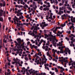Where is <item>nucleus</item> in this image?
Listing matches in <instances>:
<instances>
[{"instance_id": "f257e3e1", "label": "nucleus", "mask_w": 75, "mask_h": 75, "mask_svg": "<svg viewBox=\"0 0 75 75\" xmlns=\"http://www.w3.org/2000/svg\"><path fill=\"white\" fill-rule=\"evenodd\" d=\"M17 40L18 42V43L16 41H15L14 42L15 43V45L16 46H18L19 47L21 44V42H22V40L20 38H19L17 39Z\"/></svg>"}, {"instance_id": "f03ea898", "label": "nucleus", "mask_w": 75, "mask_h": 75, "mask_svg": "<svg viewBox=\"0 0 75 75\" xmlns=\"http://www.w3.org/2000/svg\"><path fill=\"white\" fill-rule=\"evenodd\" d=\"M13 20L14 21V22L15 23V25H16L17 23H17H18L19 22L18 18L16 17V16H15L14 18H13Z\"/></svg>"}, {"instance_id": "7ed1b4c3", "label": "nucleus", "mask_w": 75, "mask_h": 75, "mask_svg": "<svg viewBox=\"0 0 75 75\" xmlns=\"http://www.w3.org/2000/svg\"><path fill=\"white\" fill-rule=\"evenodd\" d=\"M52 51L53 52V54L54 55V57H56V56L55 55V52H57V50H55L54 49H52Z\"/></svg>"}, {"instance_id": "20e7f679", "label": "nucleus", "mask_w": 75, "mask_h": 75, "mask_svg": "<svg viewBox=\"0 0 75 75\" xmlns=\"http://www.w3.org/2000/svg\"><path fill=\"white\" fill-rule=\"evenodd\" d=\"M4 11L2 9H0V16H2L3 13Z\"/></svg>"}, {"instance_id": "39448f33", "label": "nucleus", "mask_w": 75, "mask_h": 75, "mask_svg": "<svg viewBox=\"0 0 75 75\" xmlns=\"http://www.w3.org/2000/svg\"><path fill=\"white\" fill-rule=\"evenodd\" d=\"M32 74H33V75H34V74L35 73V70H33V71H31V72L30 69V74H32Z\"/></svg>"}, {"instance_id": "423d86ee", "label": "nucleus", "mask_w": 75, "mask_h": 75, "mask_svg": "<svg viewBox=\"0 0 75 75\" xmlns=\"http://www.w3.org/2000/svg\"><path fill=\"white\" fill-rule=\"evenodd\" d=\"M60 53H64V50L63 49V48H61L60 51Z\"/></svg>"}, {"instance_id": "0eeeda50", "label": "nucleus", "mask_w": 75, "mask_h": 75, "mask_svg": "<svg viewBox=\"0 0 75 75\" xmlns=\"http://www.w3.org/2000/svg\"><path fill=\"white\" fill-rule=\"evenodd\" d=\"M38 53H35V57H36L37 59H38V58H40V57L38 56Z\"/></svg>"}, {"instance_id": "6e6552de", "label": "nucleus", "mask_w": 75, "mask_h": 75, "mask_svg": "<svg viewBox=\"0 0 75 75\" xmlns=\"http://www.w3.org/2000/svg\"><path fill=\"white\" fill-rule=\"evenodd\" d=\"M45 39H47V37L48 38V37H49V35H47V34H45Z\"/></svg>"}, {"instance_id": "1a4fd4ad", "label": "nucleus", "mask_w": 75, "mask_h": 75, "mask_svg": "<svg viewBox=\"0 0 75 75\" xmlns=\"http://www.w3.org/2000/svg\"><path fill=\"white\" fill-rule=\"evenodd\" d=\"M30 46L31 47L32 49H33V47H34L35 46V45H33V46H32V44H30Z\"/></svg>"}, {"instance_id": "9d476101", "label": "nucleus", "mask_w": 75, "mask_h": 75, "mask_svg": "<svg viewBox=\"0 0 75 75\" xmlns=\"http://www.w3.org/2000/svg\"><path fill=\"white\" fill-rule=\"evenodd\" d=\"M42 13H38V15H37V16L38 17H40V16H41V15Z\"/></svg>"}, {"instance_id": "9b49d317", "label": "nucleus", "mask_w": 75, "mask_h": 75, "mask_svg": "<svg viewBox=\"0 0 75 75\" xmlns=\"http://www.w3.org/2000/svg\"><path fill=\"white\" fill-rule=\"evenodd\" d=\"M39 75H45L46 74V73H43L42 72L41 73V74H40V73L39 74Z\"/></svg>"}, {"instance_id": "f8f14e48", "label": "nucleus", "mask_w": 75, "mask_h": 75, "mask_svg": "<svg viewBox=\"0 0 75 75\" xmlns=\"http://www.w3.org/2000/svg\"><path fill=\"white\" fill-rule=\"evenodd\" d=\"M53 15V14L52 13H50V16L51 19H52Z\"/></svg>"}, {"instance_id": "ddd939ff", "label": "nucleus", "mask_w": 75, "mask_h": 75, "mask_svg": "<svg viewBox=\"0 0 75 75\" xmlns=\"http://www.w3.org/2000/svg\"><path fill=\"white\" fill-rule=\"evenodd\" d=\"M0 21L1 22H3V19L2 17H1V16H0Z\"/></svg>"}, {"instance_id": "4468645a", "label": "nucleus", "mask_w": 75, "mask_h": 75, "mask_svg": "<svg viewBox=\"0 0 75 75\" xmlns=\"http://www.w3.org/2000/svg\"><path fill=\"white\" fill-rule=\"evenodd\" d=\"M60 26H62V27H64V26H66V24H65V23H64V24H61V25H60Z\"/></svg>"}, {"instance_id": "2eb2a0df", "label": "nucleus", "mask_w": 75, "mask_h": 75, "mask_svg": "<svg viewBox=\"0 0 75 75\" xmlns=\"http://www.w3.org/2000/svg\"><path fill=\"white\" fill-rule=\"evenodd\" d=\"M54 69L55 70V71H56V72H58V70L57 67H55V68H54Z\"/></svg>"}, {"instance_id": "dca6fc26", "label": "nucleus", "mask_w": 75, "mask_h": 75, "mask_svg": "<svg viewBox=\"0 0 75 75\" xmlns=\"http://www.w3.org/2000/svg\"><path fill=\"white\" fill-rule=\"evenodd\" d=\"M6 5V2L5 1H4V2H3V6L4 7Z\"/></svg>"}, {"instance_id": "f3484780", "label": "nucleus", "mask_w": 75, "mask_h": 75, "mask_svg": "<svg viewBox=\"0 0 75 75\" xmlns=\"http://www.w3.org/2000/svg\"><path fill=\"white\" fill-rule=\"evenodd\" d=\"M43 8V7L42 6H40V7L39 8V9L41 10V11H42V8Z\"/></svg>"}, {"instance_id": "a211bd4d", "label": "nucleus", "mask_w": 75, "mask_h": 75, "mask_svg": "<svg viewBox=\"0 0 75 75\" xmlns=\"http://www.w3.org/2000/svg\"><path fill=\"white\" fill-rule=\"evenodd\" d=\"M16 25L18 27L19 26H21V23H17Z\"/></svg>"}, {"instance_id": "6ab92c4d", "label": "nucleus", "mask_w": 75, "mask_h": 75, "mask_svg": "<svg viewBox=\"0 0 75 75\" xmlns=\"http://www.w3.org/2000/svg\"><path fill=\"white\" fill-rule=\"evenodd\" d=\"M8 63H6L5 64V69H6L7 68Z\"/></svg>"}, {"instance_id": "aec40b11", "label": "nucleus", "mask_w": 75, "mask_h": 75, "mask_svg": "<svg viewBox=\"0 0 75 75\" xmlns=\"http://www.w3.org/2000/svg\"><path fill=\"white\" fill-rule=\"evenodd\" d=\"M49 36H50L52 37V38H54V36L52 35V34H51V35L50 34H48Z\"/></svg>"}, {"instance_id": "412c9836", "label": "nucleus", "mask_w": 75, "mask_h": 75, "mask_svg": "<svg viewBox=\"0 0 75 75\" xmlns=\"http://www.w3.org/2000/svg\"><path fill=\"white\" fill-rule=\"evenodd\" d=\"M18 64L19 65V66H22V64H20V63L19 61L18 62Z\"/></svg>"}, {"instance_id": "4be33fe9", "label": "nucleus", "mask_w": 75, "mask_h": 75, "mask_svg": "<svg viewBox=\"0 0 75 75\" xmlns=\"http://www.w3.org/2000/svg\"><path fill=\"white\" fill-rule=\"evenodd\" d=\"M52 43H54L55 40H54V38H53L52 39Z\"/></svg>"}, {"instance_id": "5701e85b", "label": "nucleus", "mask_w": 75, "mask_h": 75, "mask_svg": "<svg viewBox=\"0 0 75 75\" xmlns=\"http://www.w3.org/2000/svg\"><path fill=\"white\" fill-rule=\"evenodd\" d=\"M15 7L16 8H17V7H18V8H21L19 5H16Z\"/></svg>"}, {"instance_id": "b1692460", "label": "nucleus", "mask_w": 75, "mask_h": 75, "mask_svg": "<svg viewBox=\"0 0 75 75\" xmlns=\"http://www.w3.org/2000/svg\"><path fill=\"white\" fill-rule=\"evenodd\" d=\"M61 11H60V10L59 11V12L58 13V15H59V14L61 15Z\"/></svg>"}, {"instance_id": "393cba45", "label": "nucleus", "mask_w": 75, "mask_h": 75, "mask_svg": "<svg viewBox=\"0 0 75 75\" xmlns=\"http://www.w3.org/2000/svg\"><path fill=\"white\" fill-rule=\"evenodd\" d=\"M34 28H35V26H33L31 28V30H33Z\"/></svg>"}, {"instance_id": "a878e982", "label": "nucleus", "mask_w": 75, "mask_h": 75, "mask_svg": "<svg viewBox=\"0 0 75 75\" xmlns=\"http://www.w3.org/2000/svg\"><path fill=\"white\" fill-rule=\"evenodd\" d=\"M58 29V27H56V28L55 29V32H56V31H57Z\"/></svg>"}, {"instance_id": "bb28decb", "label": "nucleus", "mask_w": 75, "mask_h": 75, "mask_svg": "<svg viewBox=\"0 0 75 75\" xmlns=\"http://www.w3.org/2000/svg\"><path fill=\"white\" fill-rule=\"evenodd\" d=\"M25 60H26L27 61L28 60V57H25Z\"/></svg>"}, {"instance_id": "cd10ccee", "label": "nucleus", "mask_w": 75, "mask_h": 75, "mask_svg": "<svg viewBox=\"0 0 75 75\" xmlns=\"http://www.w3.org/2000/svg\"><path fill=\"white\" fill-rule=\"evenodd\" d=\"M68 54H71V50H69V51H68Z\"/></svg>"}, {"instance_id": "c85d7f7f", "label": "nucleus", "mask_w": 75, "mask_h": 75, "mask_svg": "<svg viewBox=\"0 0 75 75\" xmlns=\"http://www.w3.org/2000/svg\"><path fill=\"white\" fill-rule=\"evenodd\" d=\"M58 33H59V34H60L62 35V32H60V31H59V32H58Z\"/></svg>"}, {"instance_id": "c756f323", "label": "nucleus", "mask_w": 75, "mask_h": 75, "mask_svg": "<svg viewBox=\"0 0 75 75\" xmlns=\"http://www.w3.org/2000/svg\"><path fill=\"white\" fill-rule=\"evenodd\" d=\"M65 39L67 40L68 41H69V38H67V37H66L65 38Z\"/></svg>"}, {"instance_id": "7c9ffc66", "label": "nucleus", "mask_w": 75, "mask_h": 75, "mask_svg": "<svg viewBox=\"0 0 75 75\" xmlns=\"http://www.w3.org/2000/svg\"><path fill=\"white\" fill-rule=\"evenodd\" d=\"M63 17H64V15L61 16V18H62V19H63V20H64V18H63Z\"/></svg>"}, {"instance_id": "2f4dec72", "label": "nucleus", "mask_w": 75, "mask_h": 75, "mask_svg": "<svg viewBox=\"0 0 75 75\" xmlns=\"http://www.w3.org/2000/svg\"><path fill=\"white\" fill-rule=\"evenodd\" d=\"M23 0H21V4H23Z\"/></svg>"}, {"instance_id": "473e14b6", "label": "nucleus", "mask_w": 75, "mask_h": 75, "mask_svg": "<svg viewBox=\"0 0 75 75\" xmlns=\"http://www.w3.org/2000/svg\"><path fill=\"white\" fill-rule=\"evenodd\" d=\"M53 46L55 47H56V45H55V42H54V43H53Z\"/></svg>"}, {"instance_id": "72a5a7b5", "label": "nucleus", "mask_w": 75, "mask_h": 75, "mask_svg": "<svg viewBox=\"0 0 75 75\" xmlns=\"http://www.w3.org/2000/svg\"><path fill=\"white\" fill-rule=\"evenodd\" d=\"M21 11V9H20L19 10H18V14L19 13H20V12Z\"/></svg>"}, {"instance_id": "f704fd0d", "label": "nucleus", "mask_w": 75, "mask_h": 75, "mask_svg": "<svg viewBox=\"0 0 75 75\" xmlns=\"http://www.w3.org/2000/svg\"><path fill=\"white\" fill-rule=\"evenodd\" d=\"M71 65H72V67H74V62H73L72 63H71Z\"/></svg>"}, {"instance_id": "c9c22d12", "label": "nucleus", "mask_w": 75, "mask_h": 75, "mask_svg": "<svg viewBox=\"0 0 75 75\" xmlns=\"http://www.w3.org/2000/svg\"><path fill=\"white\" fill-rule=\"evenodd\" d=\"M2 15H3V16H4V17H5L6 16V15H5L4 13H4L2 14Z\"/></svg>"}, {"instance_id": "e433bc0d", "label": "nucleus", "mask_w": 75, "mask_h": 75, "mask_svg": "<svg viewBox=\"0 0 75 75\" xmlns=\"http://www.w3.org/2000/svg\"><path fill=\"white\" fill-rule=\"evenodd\" d=\"M52 38H51V37H50V42H51L52 41Z\"/></svg>"}, {"instance_id": "4c0bfd02", "label": "nucleus", "mask_w": 75, "mask_h": 75, "mask_svg": "<svg viewBox=\"0 0 75 75\" xmlns=\"http://www.w3.org/2000/svg\"><path fill=\"white\" fill-rule=\"evenodd\" d=\"M66 59L65 58H63V62H66Z\"/></svg>"}, {"instance_id": "58836bf2", "label": "nucleus", "mask_w": 75, "mask_h": 75, "mask_svg": "<svg viewBox=\"0 0 75 75\" xmlns=\"http://www.w3.org/2000/svg\"><path fill=\"white\" fill-rule=\"evenodd\" d=\"M74 39V37H71V40L73 41V39Z\"/></svg>"}, {"instance_id": "ea45409f", "label": "nucleus", "mask_w": 75, "mask_h": 75, "mask_svg": "<svg viewBox=\"0 0 75 75\" xmlns=\"http://www.w3.org/2000/svg\"><path fill=\"white\" fill-rule=\"evenodd\" d=\"M16 50H17V51H18V52H19L20 51V49L19 48V47L18 50V49H16Z\"/></svg>"}, {"instance_id": "a19ab883", "label": "nucleus", "mask_w": 75, "mask_h": 75, "mask_svg": "<svg viewBox=\"0 0 75 75\" xmlns=\"http://www.w3.org/2000/svg\"><path fill=\"white\" fill-rule=\"evenodd\" d=\"M75 27H74V26H72V28L73 29V30H75Z\"/></svg>"}, {"instance_id": "79ce46f5", "label": "nucleus", "mask_w": 75, "mask_h": 75, "mask_svg": "<svg viewBox=\"0 0 75 75\" xmlns=\"http://www.w3.org/2000/svg\"><path fill=\"white\" fill-rule=\"evenodd\" d=\"M39 55L40 56H42V54H41V52H39Z\"/></svg>"}, {"instance_id": "37998d69", "label": "nucleus", "mask_w": 75, "mask_h": 75, "mask_svg": "<svg viewBox=\"0 0 75 75\" xmlns=\"http://www.w3.org/2000/svg\"><path fill=\"white\" fill-rule=\"evenodd\" d=\"M21 30H22V31H25V30L24 28H22V29H21Z\"/></svg>"}, {"instance_id": "c03bdc74", "label": "nucleus", "mask_w": 75, "mask_h": 75, "mask_svg": "<svg viewBox=\"0 0 75 75\" xmlns=\"http://www.w3.org/2000/svg\"><path fill=\"white\" fill-rule=\"evenodd\" d=\"M73 18H74L73 16H71V21H72L71 20H72V21Z\"/></svg>"}, {"instance_id": "a18cd8bd", "label": "nucleus", "mask_w": 75, "mask_h": 75, "mask_svg": "<svg viewBox=\"0 0 75 75\" xmlns=\"http://www.w3.org/2000/svg\"><path fill=\"white\" fill-rule=\"evenodd\" d=\"M42 25H45V22H42Z\"/></svg>"}, {"instance_id": "49530a36", "label": "nucleus", "mask_w": 75, "mask_h": 75, "mask_svg": "<svg viewBox=\"0 0 75 75\" xmlns=\"http://www.w3.org/2000/svg\"><path fill=\"white\" fill-rule=\"evenodd\" d=\"M30 42L29 41L27 42V44L28 45H29L30 44Z\"/></svg>"}, {"instance_id": "de8ad7c7", "label": "nucleus", "mask_w": 75, "mask_h": 75, "mask_svg": "<svg viewBox=\"0 0 75 75\" xmlns=\"http://www.w3.org/2000/svg\"><path fill=\"white\" fill-rule=\"evenodd\" d=\"M17 16H19V13H18V12H17Z\"/></svg>"}, {"instance_id": "09e8293b", "label": "nucleus", "mask_w": 75, "mask_h": 75, "mask_svg": "<svg viewBox=\"0 0 75 75\" xmlns=\"http://www.w3.org/2000/svg\"><path fill=\"white\" fill-rule=\"evenodd\" d=\"M11 65V63L10 62H8V66H10Z\"/></svg>"}, {"instance_id": "8fccbe9b", "label": "nucleus", "mask_w": 75, "mask_h": 75, "mask_svg": "<svg viewBox=\"0 0 75 75\" xmlns=\"http://www.w3.org/2000/svg\"><path fill=\"white\" fill-rule=\"evenodd\" d=\"M25 6H26V8H28V5H27L26 4H25Z\"/></svg>"}, {"instance_id": "3c124183", "label": "nucleus", "mask_w": 75, "mask_h": 75, "mask_svg": "<svg viewBox=\"0 0 75 75\" xmlns=\"http://www.w3.org/2000/svg\"><path fill=\"white\" fill-rule=\"evenodd\" d=\"M42 48L43 49H45V48H46V47L45 46H42Z\"/></svg>"}, {"instance_id": "603ef678", "label": "nucleus", "mask_w": 75, "mask_h": 75, "mask_svg": "<svg viewBox=\"0 0 75 75\" xmlns=\"http://www.w3.org/2000/svg\"><path fill=\"white\" fill-rule=\"evenodd\" d=\"M43 11H47V8H43Z\"/></svg>"}, {"instance_id": "864d4df0", "label": "nucleus", "mask_w": 75, "mask_h": 75, "mask_svg": "<svg viewBox=\"0 0 75 75\" xmlns=\"http://www.w3.org/2000/svg\"><path fill=\"white\" fill-rule=\"evenodd\" d=\"M65 9V7H62V10H64V9Z\"/></svg>"}, {"instance_id": "5fc2aeb1", "label": "nucleus", "mask_w": 75, "mask_h": 75, "mask_svg": "<svg viewBox=\"0 0 75 75\" xmlns=\"http://www.w3.org/2000/svg\"><path fill=\"white\" fill-rule=\"evenodd\" d=\"M48 25V24L47 23H45V27L47 26Z\"/></svg>"}, {"instance_id": "6e6d98bb", "label": "nucleus", "mask_w": 75, "mask_h": 75, "mask_svg": "<svg viewBox=\"0 0 75 75\" xmlns=\"http://www.w3.org/2000/svg\"><path fill=\"white\" fill-rule=\"evenodd\" d=\"M44 41V40H43V39H41V40H40V42L41 43H42V42Z\"/></svg>"}, {"instance_id": "4d7b16f0", "label": "nucleus", "mask_w": 75, "mask_h": 75, "mask_svg": "<svg viewBox=\"0 0 75 75\" xmlns=\"http://www.w3.org/2000/svg\"><path fill=\"white\" fill-rule=\"evenodd\" d=\"M16 63V65L17 66H18V62H15Z\"/></svg>"}, {"instance_id": "13d9d810", "label": "nucleus", "mask_w": 75, "mask_h": 75, "mask_svg": "<svg viewBox=\"0 0 75 75\" xmlns=\"http://www.w3.org/2000/svg\"><path fill=\"white\" fill-rule=\"evenodd\" d=\"M72 28V26H71L69 28V29L70 30H71Z\"/></svg>"}, {"instance_id": "bf43d9fd", "label": "nucleus", "mask_w": 75, "mask_h": 75, "mask_svg": "<svg viewBox=\"0 0 75 75\" xmlns=\"http://www.w3.org/2000/svg\"><path fill=\"white\" fill-rule=\"evenodd\" d=\"M36 3L35 2H33V4L34 5H35Z\"/></svg>"}, {"instance_id": "052dcab7", "label": "nucleus", "mask_w": 75, "mask_h": 75, "mask_svg": "<svg viewBox=\"0 0 75 75\" xmlns=\"http://www.w3.org/2000/svg\"><path fill=\"white\" fill-rule=\"evenodd\" d=\"M71 22L72 23H74L75 22V21H73L72 20H71Z\"/></svg>"}, {"instance_id": "680f3d73", "label": "nucleus", "mask_w": 75, "mask_h": 75, "mask_svg": "<svg viewBox=\"0 0 75 75\" xmlns=\"http://www.w3.org/2000/svg\"><path fill=\"white\" fill-rule=\"evenodd\" d=\"M44 33H45V34L46 33H47V31L46 30H44Z\"/></svg>"}, {"instance_id": "e2e57ef3", "label": "nucleus", "mask_w": 75, "mask_h": 75, "mask_svg": "<svg viewBox=\"0 0 75 75\" xmlns=\"http://www.w3.org/2000/svg\"><path fill=\"white\" fill-rule=\"evenodd\" d=\"M33 33V36H35V33Z\"/></svg>"}, {"instance_id": "0e129e2a", "label": "nucleus", "mask_w": 75, "mask_h": 75, "mask_svg": "<svg viewBox=\"0 0 75 75\" xmlns=\"http://www.w3.org/2000/svg\"><path fill=\"white\" fill-rule=\"evenodd\" d=\"M2 47V46H1V45H0V51L1 50V48Z\"/></svg>"}, {"instance_id": "69168bd1", "label": "nucleus", "mask_w": 75, "mask_h": 75, "mask_svg": "<svg viewBox=\"0 0 75 75\" xmlns=\"http://www.w3.org/2000/svg\"><path fill=\"white\" fill-rule=\"evenodd\" d=\"M59 46H61V43L60 42H59Z\"/></svg>"}, {"instance_id": "338daca9", "label": "nucleus", "mask_w": 75, "mask_h": 75, "mask_svg": "<svg viewBox=\"0 0 75 75\" xmlns=\"http://www.w3.org/2000/svg\"><path fill=\"white\" fill-rule=\"evenodd\" d=\"M67 13H70V11H67Z\"/></svg>"}, {"instance_id": "774afa93", "label": "nucleus", "mask_w": 75, "mask_h": 75, "mask_svg": "<svg viewBox=\"0 0 75 75\" xmlns=\"http://www.w3.org/2000/svg\"><path fill=\"white\" fill-rule=\"evenodd\" d=\"M26 74L27 75H30V74H29V73H28V72H27Z\"/></svg>"}]
</instances>
